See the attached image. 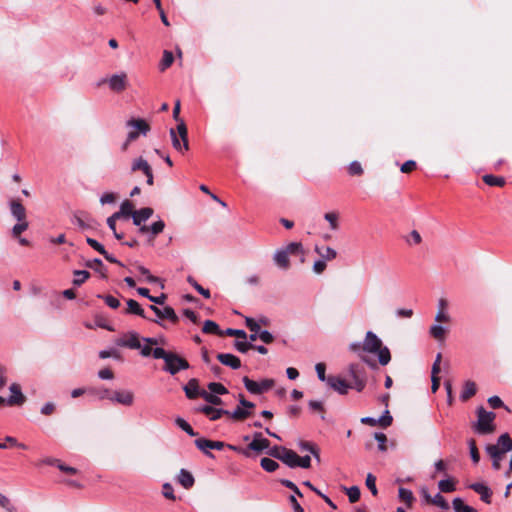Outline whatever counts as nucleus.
<instances>
[{"label":"nucleus","instance_id":"53","mask_svg":"<svg viewBox=\"0 0 512 512\" xmlns=\"http://www.w3.org/2000/svg\"><path fill=\"white\" fill-rule=\"evenodd\" d=\"M430 503L440 507L443 510H448L450 508L449 503L440 493H437L433 498H431Z\"/></svg>","mask_w":512,"mask_h":512},{"label":"nucleus","instance_id":"7","mask_svg":"<svg viewBox=\"0 0 512 512\" xmlns=\"http://www.w3.org/2000/svg\"><path fill=\"white\" fill-rule=\"evenodd\" d=\"M107 82L109 88L114 92H121L127 87V74L125 72H120L117 74H113L109 79L102 80V83Z\"/></svg>","mask_w":512,"mask_h":512},{"label":"nucleus","instance_id":"57","mask_svg":"<svg viewBox=\"0 0 512 512\" xmlns=\"http://www.w3.org/2000/svg\"><path fill=\"white\" fill-rule=\"evenodd\" d=\"M175 422H176L177 426L179 428H181L183 431H185L188 435H190V436L196 435V433L194 432L191 425L187 421H185L183 418L178 417Z\"/></svg>","mask_w":512,"mask_h":512},{"label":"nucleus","instance_id":"61","mask_svg":"<svg viewBox=\"0 0 512 512\" xmlns=\"http://www.w3.org/2000/svg\"><path fill=\"white\" fill-rule=\"evenodd\" d=\"M374 438L378 442V449L381 452H385L387 450V446H386L387 437H386V435L384 433H382V432H375L374 433Z\"/></svg>","mask_w":512,"mask_h":512},{"label":"nucleus","instance_id":"5","mask_svg":"<svg viewBox=\"0 0 512 512\" xmlns=\"http://www.w3.org/2000/svg\"><path fill=\"white\" fill-rule=\"evenodd\" d=\"M190 367L189 363L178 354L173 353L168 359H166L163 370L170 373L171 375L177 374L181 370H186Z\"/></svg>","mask_w":512,"mask_h":512},{"label":"nucleus","instance_id":"39","mask_svg":"<svg viewBox=\"0 0 512 512\" xmlns=\"http://www.w3.org/2000/svg\"><path fill=\"white\" fill-rule=\"evenodd\" d=\"M452 505L455 512H477L473 507L464 504L463 500L459 497L453 499Z\"/></svg>","mask_w":512,"mask_h":512},{"label":"nucleus","instance_id":"22","mask_svg":"<svg viewBox=\"0 0 512 512\" xmlns=\"http://www.w3.org/2000/svg\"><path fill=\"white\" fill-rule=\"evenodd\" d=\"M486 452L492 458V467L495 470H499L501 467V461L505 455L499 452L498 447H495L494 445H487Z\"/></svg>","mask_w":512,"mask_h":512},{"label":"nucleus","instance_id":"4","mask_svg":"<svg viewBox=\"0 0 512 512\" xmlns=\"http://www.w3.org/2000/svg\"><path fill=\"white\" fill-rule=\"evenodd\" d=\"M243 384L247 391L251 394L259 395L265 391L270 390L274 386L273 379H263L260 382H256L251 380L249 377L245 376L242 379Z\"/></svg>","mask_w":512,"mask_h":512},{"label":"nucleus","instance_id":"15","mask_svg":"<svg viewBox=\"0 0 512 512\" xmlns=\"http://www.w3.org/2000/svg\"><path fill=\"white\" fill-rule=\"evenodd\" d=\"M468 488L472 489L477 494H479L480 499L483 502L487 504L491 503L492 490L484 483H472L468 485Z\"/></svg>","mask_w":512,"mask_h":512},{"label":"nucleus","instance_id":"43","mask_svg":"<svg viewBox=\"0 0 512 512\" xmlns=\"http://www.w3.org/2000/svg\"><path fill=\"white\" fill-rule=\"evenodd\" d=\"M29 227V223L27 220L17 221V223L12 227L11 233L14 238H19L21 234L26 231Z\"/></svg>","mask_w":512,"mask_h":512},{"label":"nucleus","instance_id":"46","mask_svg":"<svg viewBox=\"0 0 512 512\" xmlns=\"http://www.w3.org/2000/svg\"><path fill=\"white\" fill-rule=\"evenodd\" d=\"M324 219L329 223L331 230L335 231L339 228V213L338 212H328L324 214Z\"/></svg>","mask_w":512,"mask_h":512},{"label":"nucleus","instance_id":"62","mask_svg":"<svg viewBox=\"0 0 512 512\" xmlns=\"http://www.w3.org/2000/svg\"><path fill=\"white\" fill-rule=\"evenodd\" d=\"M99 357L101 359H107V358H114V359H117V360H120L121 359V355L119 353V351H117L116 349H108V350H101L99 352Z\"/></svg>","mask_w":512,"mask_h":512},{"label":"nucleus","instance_id":"49","mask_svg":"<svg viewBox=\"0 0 512 512\" xmlns=\"http://www.w3.org/2000/svg\"><path fill=\"white\" fill-rule=\"evenodd\" d=\"M438 488L441 492L449 493L456 490L455 483L451 479H444L438 482Z\"/></svg>","mask_w":512,"mask_h":512},{"label":"nucleus","instance_id":"60","mask_svg":"<svg viewBox=\"0 0 512 512\" xmlns=\"http://www.w3.org/2000/svg\"><path fill=\"white\" fill-rule=\"evenodd\" d=\"M393 418L388 410H385L383 415L377 418V424L383 428H386L392 424Z\"/></svg>","mask_w":512,"mask_h":512},{"label":"nucleus","instance_id":"45","mask_svg":"<svg viewBox=\"0 0 512 512\" xmlns=\"http://www.w3.org/2000/svg\"><path fill=\"white\" fill-rule=\"evenodd\" d=\"M187 282L206 299H209L211 297L210 291L208 289L203 288L192 276L187 277Z\"/></svg>","mask_w":512,"mask_h":512},{"label":"nucleus","instance_id":"11","mask_svg":"<svg viewBox=\"0 0 512 512\" xmlns=\"http://www.w3.org/2000/svg\"><path fill=\"white\" fill-rule=\"evenodd\" d=\"M9 390L11 392V396L6 399V403L9 406L22 405L25 402L26 397L23 395L21 388L17 383L11 384Z\"/></svg>","mask_w":512,"mask_h":512},{"label":"nucleus","instance_id":"2","mask_svg":"<svg viewBox=\"0 0 512 512\" xmlns=\"http://www.w3.org/2000/svg\"><path fill=\"white\" fill-rule=\"evenodd\" d=\"M170 137L172 140V145L175 150H177L180 153H184L185 151H188L189 149V143H188V131L186 124L183 120H181L177 124V128H171L170 129Z\"/></svg>","mask_w":512,"mask_h":512},{"label":"nucleus","instance_id":"54","mask_svg":"<svg viewBox=\"0 0 512 512\" xmlns=\"http://www.w3.org/2000/svg\"><path fill=\"white\" fill-rule=\"evenodd\" d=\"M345 491L351 503H355L359 500L361 492L358 486L345 488Z\"/></svg>","mask_w":512,"mask_h":512},{"label":"nucleus","instance_id":"41","mask_svg":"<svg viewBox=\"0 0 512 512\" xmlns=\"http://www.w3.org/2000/svg\"><path fill=\"white\" fill-rule=\"evenodd\" d=\"M315 251L316 253H318L322 259H324L325 261H330V260H333L336 258L337 256V252L331 248V247H326L324 249H321L319 248L318 246L315 247Z\"/></svg>","mask_w":512,"mask_h":512},{"label":"nucleus","instance_id":"30","mask_svg":"<svg viewBox=\"0 0 512 512\" xmlns=\"http://www.w3.org/2000/svg\"><path fill=\"white\" fill-rule=\"evenodd\" d=\"M134 213H135V210H134V206H133L132 202H130L129 200H125L121 203L120 210L115 212L114 214H118V218L120 219L122 217H125V218L132 217L133 218Z\"/></svg>","mask_w":512,"mask_h":512},{"label":"nucleus","instance_id":"10","mask_svg":"<svg viewBox=\"0 0 512 512\" xmlns=\"http://www.w3.org/2000/svg\"><path fill=\"white\" fill-rule=\"evenodd\" d=\"M196 411L201 412L209 417L211 421H216L220 419L225 414H230L229 410H225L222 408H215L211 405H202L196 408Z\"/></svg>","mask_w":512,"mask_h":512},{"label":"nucleus","instance_id":"29","mask_svg":"<svg viewBox=\"0 0 512 512\" xmlns=\"http://www.w3.org/2000/svg\"><path fill=\"white\" fill-rule=\"evenodd\" d=\"M88 268L94 269L96 272H98L101 275V278L106 279L107 278V269L104 266L103 262L99 258H95L93 260H89L85 264Z\"/></svg>","mask_w":512,"mask_h":512},{"label":"nucleus","instance_id":"35","mask_svg":"<svg viewBox=\"0 0 512 512\" xmlns=\"http://www.w3.org/2000/svg\"><path fill=\"white\" fill-rule=\"evenodd\" d=\"M127 310L126 313L135 314L137 316H140L144 319H146L145 311L141 308L139 303L136 300L129 299L127 300Z\"/></svg>","mask_w":512,"mask_h":512},{"label":"nucleus","instance_id":"59","mask_svg":"<svg viewBox=\"0 0 512 512\" xmlns=\"http://www.w3.org/2000/svg\"><path fill=\"white\" fill-rule=\"evenodd\" d=\"M398 495L401 500L405 501L408 504V506H410L412 501L414 500L412 491L406 488H400L398 491Z\"/></svg>","mask_w":512,"mask_h":512},{"label":"nucleus","instance_id":"47","mask_svg":"<svg viewBox=\"0 0 512 512\" xmlns=\"http://www.w3.org/2000/svg\"><path fill=\"white\" fill-rule=\"evenodd\" d=\"M235 420H244L251 415V411L242 407H237L235 410L227 414Z\"/></svg>","mask_w":512,"mask_h":512},{"label":"nucleus","instance_id":"19","mask_svg":"<svg viewBox=\"0 0 512 512\" xmlns=\"http://www.w3.org/2000/svg\"><path fill=\"white\" fill-rule=\"evenodd\" d=\"M438 311L435 315V321L438 323H449L451 317L445 312L448 307V301L445 298H440L437 303Z\"/></svg>","mask_w":512,"mask_h":512},{"label":"nucleus","instance_id":"64","mask_svg":"<svg viewBox=\"0 0 512 512\" xmlns=\"http://www.w3.org/2000/svg\"><path fill=\"white\" fill-rule=\"evenodd\" d=\"M246 339H243V341H235L234 347L237 351L241 353H246L249 349L254 347V345L250 342L245 341Z\"/></svg>","mask_w":512,"mask_h":512},{"label":"nucleus","instance_id":"34","mask_svg":"<svg viewBox=\"0 0 512 512\" xmlns=\"http://www.w3.org/2000/svg\"><path fill=\"white\" fill-rule=\"evenodd\" d=\"M283 250L287 251L289 255H301V262H304V248L302 243L300 242H291L287 244L285 247H282Z\"/></svg>","mask_w":512,"mask_h":512},{"label":"nucleus","instance_id":"8","mask_svg":"<svg viewBox=\"0 0 512 512\" xmlns=\"http://www.w3.org/2000/svg\"><path fill=\"white\" fill-rule=\"evenodd\" d=\"M196 447L205 453L208 457L213 458L214 455L209 451V449L221 450L224 448L225 444L221 441H212L206 438H198L195 440Z\"/></svg>","mask_w":512,"mask_h":512},{"label":"nucleus","instance_id":"31","mask_svg":"<svg viewBox=\"0 0 512 512\" xmlns=\"http://www.w3.org/2000/svg\"><path fill=\"white\" fill-rule=\"evenodd\" d=\"M281 461L286 464L289 468L298 467V454L293 450L287 448L285 453L281 457Z\"/></svg>","mask_w":512,"mask_h":512},{"label":"nucleus","instance_id":"24","mask_svg":"<svg viewBox=\"0 0 512 512\" xmlns=\"http://www.w3.org/2000/svg\"><path fill=\"white\" fill-rule=\"evenodd\" d=\"M177 481L185 489H190L195 482L193 475L186 469H181L179 471Z\"/></svg>","mask_w":512,"mask_h":512},{"label":"nucleus","instance_id":"42","mask_svg":"<svg viewBox=\"0 0 512 512\" xmlns=\"http://www.w3.org/2000/svg\"><path fill=\"white\" fill-rule=\"evenodd\" d=\"M483 181L485 184L489 186H503L505 184V179L500 176H495L492 174H486L483 176Z\"/></svg>","mask_w":512,"mask_h":512},{"label":"nucleus","instance_id":"56","mask_svg":"<svg viewBox=\"0 0 512 512\" xmlns=\"http://www.w3.org/2000/svg\"><path fill=\"white\" fill-rule=\"evenodd\" d=\"M98 298L103 299L107 306L112 309H117L120 306V301L111 295H97Z\"/></svg>","mask_w":512,"mask_h":512},{"label":"nucleus","instance_id":"44","mask_svg":"<svg viewBox=\"0 0 512 512\" xmlns=\"http://www.w3.org/2000/svg\"><path fill=\"white\" fill-rule=\"evenodd\" d=\"M201 397L206 401L208 402L209 404H211V406H218V405H221L223 402H222V399L216 395V394H213L211 392H208L206 390H202V393H201Z\"/></svg>","mask_w":512,"mask_h":512},{"label":"nucleus","instance_id":"55","mask_svg":"<svg viewBox=\"0 0 512 512\" xmlns=\"http://www.w3.org/2000/svg\"><path fill=\"white\" fill-rule=\"evenodd\" d=\"M208 389L211 393L216 395H224L228 393L227 388L221 383L211 382L208 384Z\"/></svg>","mask_w":512,"mask_h":512},{"label":"nucleus","instance_id":"32","mask_svg":"<svg viewBox=\"0 0 512 512\" xmlns=\"http://www.w3.org/2000/svg\"><path fill=\"white\" fill-rule=\"evenodd\" d=\"M476 384L475 382L468 380L464 383L463 390L460 394V398L462 401H467L472 396L476 394Z\"/></svg>","mask_w":512,"mask_h":512},{"label":"nucleus","instance_id":"3","mask_svg":"<svg viewBox=\"0 0 512 512\" xmlns=\"http://www.w3.org/2000/svg\"><path fill=\"white\" fill-rule=\"evenodd\" d=\"M477 423L475 425V431L479 434L485 435L492 433L495 430L494 420L495 413L486 411L482 406L477 409Z\"/></svg>","mask_w":512,"mask_h":512},{"label":"nucleus","instance_id":"25","mask_svg":"<svg viewBox=\"0 0 512 512\" xmlns=\"http://www.w3.org/2000/svg\"><path fill=\"white\" fill-rule=\"evenodd\" d=\"M127 126L143 135H146L150 130L148 123L143 119H130L127 121Z\"/></svg>","mask_w":512,"mask_h":512},{"label":"nucleus","instance_id":"21","mask_svg":"<svg viewBox=\"0 0 512 512\" xmlns=\"http://www.w3.org/2000/svg\"><path fill=\"white\" fill-rule=\"evenodd\" d=\"M185 395L188 399H196L197 397H201L202 390L199 389L198 380L192 378L188 381V383L183 387Z\"/></svg>","mask_w":512,"mask_h":512},{"label":"nucleus","instance_id":"58","mask_svg":"<svg viewBox=\"0 0 512 512\" xmlns=\"http://www.w3.org/2000/svg\"><path fill=\"white\" fill-rule=\"evenodd\" d=\"M286 450L287 448L284 446H274L272 448H268L267 454L281 461V457Z\"/></svg>","mask_w":512,"mask_h":512},{"label":"nucleus","instance_id":"38","mask_svg":"<svg viewBox=\"0 0 512 512\" xmlns=\"http://www.w3.org/2000/svg\"><path fill=\"white\" fill-rule=\"evenodd\" d=\"M246 326L250 329L251 333L249 335V340L251 342L255 341L257 339V336L261 330L260 325L252 318H246L245 320Z\"/></svg>","mask_w":512,"mask_h":512},{"label":"nucleus","instance_id":"18","mask_svg":"<svg viewBox=\"0 0 512 512\" xmlns=\"http://www.w3.org/2000/svg\"><path fill=\"white\" fill-rule=\"evenodd\" d=\"M219 362L225 366H228L234 370L241 367V361L238 357L230 353H219L217 355Z\"/></svg>","mask_w":512,"mask_h":512},{"label":"nucleus","instance_id":"51","mask_svg":"<svg viewBox=\"0 0 512 512\" xmlns=\"http://www.w3.org/2000/svg\"><path fill=\"white\" fill-rule=\"evenodd\" d=\"M173 61H174L173 53L168 50H165L163 53V58L160 62V70L161 71L166 70L168 67L171 66Z\"/></svg>","mask_w":512,"mask_h":512},{"label":"nucleus","instance_id":"26","mask_svg":"<svg viewBox=\"0 0 512 512\" xmlns=\"http://www.w3.org/2000/svg\"><path fill=\"white\" fill-rule=\"evenodd\" d=\"M165 228V223L163 220L159 219L158 221L151 224V226L147 227L146 225H143L139 228V231L141 233L150 232L153 237L163 232Z\"/></svg>","mask_w":512,"mask_h":512},{"label":"nucleus","instance_id":"37","mask_svg":"<svg viewBox=\"0 0 512 512\" xmlns=\"http://www.w3.org/2000/svg\"><path fill=\"white\" fill-rule=\"evenodd\" d=\"M137 270L139 271V273H140L141 275H143V276H145V277H146V281H147L148 283H151V284H159V285L161 286V288H163V287H164V284H163L162 280H161L159 277L153 276V275L150 273V271H149L146 267H144V266H142V265H139V266L137 267Z\"/></svg>","mask_w":512,"mask_h":512},{"label":"nucleus","instance_id":"48","mask_svg":"<svg viewBox=\"0 0 512 512\" xmlns=\"http://www.w3.org/2000/svg\"><path fill=\"white\" fill-rule=\"evenodd\" d=\"M260 465L267 472H274L279 467V464L275 460L267 457L261 459Z\"/></svg>","mask_w":512,"mask_h":512},{"label":"nucleus","instance_id":"6","mask_svg":"<svg viewBox=\"0 0 512 512\" xmlns=\"http://www.w3.org/2000/svg\"><path fill=\"white\" fill-rule=\"evenodd\" d=\"M115 344L119 347H125L129 349H140V337L135 331H129L122 334L120 337L115 339Z\"/></svg>","mask_w":512,"mask_h":512},{"label":"nucleus","instance_id":"36","mask_svg":"<svg viewBox=\"0 0 512 512\" xmlns=\"http://www.w3.org/2000/svg\"><path fill=\"white\" fill-rule=\"evenodd\" d=\"M269 446H270L269 440H267L266 438H261V439H253L249 443L248 448L255 452H261L265 449H268Z\"/></svg>","mask_w":512,"mask_h":512},{"label":"nucleus","instance_id":"40","mask_svg":"<svg viewBox=\"0 0 512 512\" xmlns=\"http://www.w3.org/2000/svg\"><path fill=\"white\" fill-rule=\"evenodd\" d=\"M73 275L72 283L74 286H81L90 277V273L87 270H74Z\"/></svg>","mask_w":512,"mask_h":512},{"label":"nucleus","instance_id":"52","mask_svg":"<svg viewBox=\"0 0 512 512\" xmlns=\"http://www.w3.org/2000/svg\"><path fill=\"white\" fill-rule=\"evenodd\" d=\"M468 446L470 451V456L474 464H478L480 461V454L478 452L476 442L474 439L468 440Z\"/></svg>","mask_w":512,"mask_h":512},{"label":"nucleus","instance_id":"20","mask_svg":"<svg viewBox=\"0 0 512 512\" xmlns=\"http://www.w3.org/2000/svg\"><path fill=\"white\" fill-rule=\"evenodd\" d=\"M153 212V209L150 207L136 210L132 218L133 224L139 227L143 226L142 223L146 222L153 215Z\"/></svg>","mask_w":512,"mask_h":512},{"label":"nucleus","instance_id":"1","mask_svg":"<svg viewBox=\"0 0 512 512\" xmlns=\"http://www.w3.org/2000/svg\"><path fill=\"white\" fill-rule=\"evenodd\" d=\"M362 349L369 353L378 354V361L383 366L387 365L391 360L389 349L382 346L381 339L372 331L366 333Z\"/></svg>","mask_w":512,"mask_h":512},{"label":"nucleus","instance_id":"50","mask_svg":"<svg viewBox=\"0 0 512 512\" xmlns=\"http://www.w3.org/2000/svg\"><path fill=\"white\" fill-rule=\"evenodd\" d=\"M202 331L207 334H222L218 324L212 320H206L204 322Z\"/></svg>","mask_w":512,"mask_h":512},{"label":"nucleus","instance_id":"16","mask_svg":"<svg viewBox=\"0 0 512 512\" xmlns=\"http://www.w3.org/2000/svg\"><path fill=\"white\" fill-rule=\"evenodd\" d=\"M72 222L81 230L93 229L95 225L94 219L85 213H78L73 216Z\"/></svg>","mask_w":512,"mask_h":512},{"label":"nucleus","instance_id":"14","mask_svg":"<svg viewBox=\"0 0 512 512\" xmlns=\"http://www.w3.org/2000/svg\"><path fill=\"white\" fill-rule=\"evenodd\" d=\"M289 256L283 248L277 249L273 254V262L279 269L288 270L290 268Z\"/></svg>","mask_w":512,"mask_h":512},{"label":"nucleus","instance_id":"63","mask_svg":"<svg viewBox=\"0 0 512 512\" xmlns=\"http://www.w3.org/2000/svg\"><path fill=\"white\" fill-rule=\"evenodd\" d=\"M172 354L173 352H168L161 347H156L152 350L153 357L155 359H163L164 362H166V359H168Z\"/></svg>","mask_w":512,"mask_h":512},{"label":"nucleus","instance_id":"33","mask_svg":"<svg viewBox=\"0 0 512 512\" xmlns=\"http://www.w3.org/2000/svg\"><path fill=\"white\" fill-rule=\"evenodd\" d=\"M138 170H141L144 174H146V173H149V171H151L152 168L149 165V163L147 162V160H145L142 157H139V158L133 160V162L131 164V171L132 172H135V171H138Z\"/></svg>","mask_w":512,"mask_h":512},{"label":"nucleus","instance_id":"23","mask_svg":"<svg viewBox=\"0 0 512 512\" xmlns=\"http://www.w3.org/2000/svg\"><path fill=\"white\" fill-rule=\"evenodd\" d=\"M495 447H498L499 452L502 454H506L507 452L512 450V438L508 433H504L499 436L497 440V444H493Z\"/></svg>","mask_w":512,"mask_h":512},{"label":"nucleus","instance_id":"27","mask_svg":"<svg viewBox=\"0 0 512 512\" xmlns=\"http://www.w3.org/2000/svg\"><path fill=\"white\" fill-rule=\"evenodd\" d=\"M447 333V328L440 324H433L429 328V335L438 342H443Z\"/></svg>","mask_w":512,"mask_h":512},{"label":"nucleus","instance_id":"9","mask_svg":"<svg viewBox=\"0 0 512 512\" xmlns=\"http://www.w3.org/2000/svg\"><path fill=\"white\" fill-rule=\"evenodd\" d=\"M327 384L330 388L337 391L341 395L347 394L348 390L352 387L350 383L338 376H329L327 378Z\"/></svg>","mask_w":512,"mask_h":512},{"label":"nucleus","instance_id":"28","mask_svg":"<svg viewBox=\"0 0 512 512\" xmlns=\"http://www.w3.org/2000/svg\"><path fill=\"white\" fill-rule=\"evenodd\" d=\"M348 375L351 378L352 382L358 379H362L366 377L365 369L356 363H352L348 367Z\"/></svg>","mask_w":512,"mask_h":512},{"label":"nucleus","instance_id":"17","mask_svg":"<svg viewBox=\"0 0 512 512\" xmlns=\"http://www.w3.org/2000/svg\"><path fill=\"white\" fill-rule=\"evenodd\" d=\"M9 207H10V213L15 220H17V221L27 220L26 209L21 204V202L19 200H15V199L11 200L9 202Z\"/></svg>","mask_w":512,"mask_h":512},{"label":"nucleus","instance_id":"12","mask_svg":"<svg viewBox=\"0 0 512 512\" xmlns=\"http://www.w3.org/2000/svg\"><path fill=\"white\" fill-rule=\"evenodd\" d=\"M149 308L160 319H168L173 323H176L178 321V316L176 315L174 309L170 306H165L163 308H159L155 305H150Z\"/></svg>","mask_w":512,"mask_h":512},{"label":"nucleus","instance_id":"13","mask_svg":"<svg viewBox=\"0 0 512 512\" xmlns=\"http://www.w3.org/2000/svg\"><path fill=\"white\" fill-rule=\"evenodd\" d=\"M111 401L124 406H131L134 402V394L130 390L115 391L113 392Z\"/></svg>","mask_w":512,"mask_h":512}]
</instances>
